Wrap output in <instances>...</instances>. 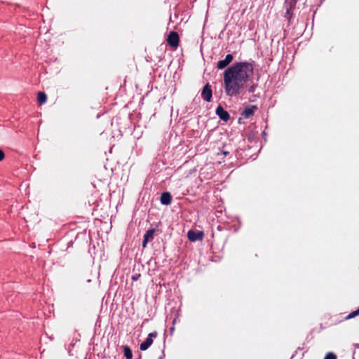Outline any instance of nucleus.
I'll list each match as a JSON object with an SVG mask.
<instances>
[{
    "mask_svg": "<svg viewBox=\"0 0 359 359\" xmlns=\"http://www.w3.org/2000/svg\"><path fill=\"white\" fill-rule=\"evenodd\" d=\"M254 67L251 62H236L224 72V88L229 97L240 95L245 88L250 77L253 74Z\"/></svg>",
    "mask_w": 359,
    "mask_h": 359,
    "instance_id": "nucleus-1",
    "label": "nucleus"
},
{
    "mask_svg": "<svg viewBox=\"0 0 359 359\" xmlns=\"http://www.w3.org/2000/svg\"><path fill=\"white\" fill-rule=\"evenodd\" d=\"M157 337V332H154L151 333H149L147 338L145 339L144 341H143L140 346V348L141 351H146L149 348V347L153 343V338H155Z\"/></svg>",
    "mask_w": 359,
    "mask_h": 359,
    "instance_id": "nucleus-2",
    "label": "nucleus"
},
{
    "mask_svg": "<svg viewBox=\"0 0 359 359\" xmlns=\"http://www.w3.org/2000/svg\"><path fill=\"white\" fill-rule=\"evenodd\" d=\"M168 43L172 48H177L179 46L180 37L177 32H171L167 39Z\"/></svg>",
    "mask_w": 359,
    "mask_h": 359,
    "instance_id": "nucleus-3",
    "label": "nucleus"
},
{
    "mask_svg": "<svg viewBox=\"0 0 359 359\" xmlns=\"http://www.w3.org/2000/svg\"><path fill=\"white\" fill-rule=\"evenodd\" d=\"M187 237L189 240L191 242H195L196 241H202L204 237V233L201 231H195L193 230H190L187 233Z\"/></svg>",
    "mask_w": 359,
    "mask_h": 359,
    "instance_id": "nucleus-4",
    "label": "nucleus"
},
{
    "mask_svg": "<svg viewBox=\"0 0 359 359\" xmlns=\"http://www.w3.org/2000/svg\"><path fill=\"white\" fill-rule=\"evenodd\" d=\"M212 96L211 86L207 83L201 92V97L206 102H210Z\"/></svg>",
    "mask_w": 359,
    "mask_h": 359,
    "instance_id": "nucleus-5",
    "label": "nucleus"
},
{
    "mask_svg": "<svg viewBox=\"0 0 359 359\" xmlns=\"http://www.w3.org/2000/svg\"><path fill=\"white\" fill-rule=\"evenodd\" d=\"M233 57L231 54L226 55L224 60H219L217 64V67L219 69H223L226 68L233 60Z\"/></svg>",
    "mask_w": 359,
    "mask_h": 359,
    "instance_id": "nucleus-6",
    "label": "nucleus"
},
{
    "mask_svg": "<svg viewBox=\"0 0 359 359\" xmlns=\"http://www.w3.org/2000/svg\"><path fill=\"white\" fill-rule=\"evenodd\" d=\"M154 234H155V229H149L145 233V234L144 236V240L142 242L143 248H146L147 243L154 239Z\"/></svg>",
    "mask_w": 359,
    "mask_h": 359,
    "instance_id": "nucleus-7",
    "label": "nucleus"
},
{
    "mask_svg": "<svg viewBox=\"0 0 359 359\" xmlns=\"http://www.w3.org/2000/svg\"><path fill=\"white\" fill-rule=\"evenodd\" d=\"M216 114L219 117L220 119L224 121H227L230 118L229 113L226 110H224L222 106H219L217 107Z\"/></svg>",
    "mask_w": 359,
    "mask_h": 359,
    "instance_id": "nucleus-8",
    "label": "nucleus"
},
{
    "mask_svg": "<svg viewBox=\"0 0 359 359\" xmlns=\"http://www.w3.org/2000/svg\"><path fill=\"white\" fill-rule=\"evenodd\" d=\"M172 196L169 192H164L161 196V203L163 205H169L171 203Z\"/></svg>",
    "mask_w": 359,
    "mask_h": 359,
    "instance_id": "nucleus-9",
    "label": "nucleus"
},
{
    "mask_svg": "<svg viewBox=\"0 0 359 359\" xmlns=\"http://www.w3.org/2000/svg\"><path fill=\"white\" fill-rule=\"evenodd\" d=\"M257 109V107L255 106H250V107H246L242 115L245 118H248L249 117H250L252 115L254 114L255 110Z\"/></svg>",
    "mask_w": 359,
    "mask_h": 359,
    "instance_id": "nucleus-10",
    "label": "nucleus"
},
{
    "mask_svg": "<svg viewBox=\"0 0 359 359\" xmlns=\"http://www.w3.org/2000/svg\"><path fill=\"white\" fill-rule=\"evenodd\" d=\"M47 100L46 95L43 92H39L37 95V101L40 104H44Z\"/></svg>",
    "mask_w": 359,
    "mask_h": 359,
    "instance_id": "nucleus-11",
    "label": "nucleus"
},
{
    "mask_svg": "<svg viewBox=\"0 0 359 359\" xmlns=\"http://www.w3.org/2000/svg\"><path fill=\"white\" fill-rule=\"evenodd\" d=\"M295 2L294 0H286L285 6L287 10V14H290V11L294 6Z\"/></svg>",
    "mask_w": 359,
    "mask_h": 359,
    "instance_id": "nucleus-12",
    "label": "nucleus"
},
{
    "mask_svg": "<svg viewBox=\"0 0 359 359\" xmlns=\"http://www.w3.org/2000/svg\"><path fill=\"white\" fill-rule=\"evenodd\" d=\"M123 352H124V355L126 356V359H132L133 353L129 346H123Z\"/></svg>",
    "mask_w": 359,
    "mask_h": 359,
    "instance_id": "nucleus-13",
    "label": "nucleus"
},
{
    "mask_svg": "<svg viewBox=\"0 0 359 359\" xmlns=\"http://www.w3.org/2000/svg\"><path fill=\"white\" fill-rule=\"evenodd\" d=\"M359 315V308L355 311H353L351 312L348 316H347V318L348 319H350V318H354L356 316Z\"/></svg>",
    "mask_w": 359,
    "mask_h": 359,
    "instance_id": "nucleus-14",
    "label": "nucleus"
},
{
    "mask_svg": "<svg viewBox=\"0 0 359 359\" xmlns=\"http://www.w3.org/2000/svg\"><path fill=\"white\" fill-rule=\"evenodd\" d=\"M324 359H337L336 355L332 353H327Z\"/></svg>",
    "mask_w": 359,
    "mask_h": 359,
    "instance_id": "nucleus-15",
    "label": "nucleus"
},
{
    "mask_svg": "<svg viewBox=\"0 0 359 359\" xmlns=\"http://www.w3.org/2000/svg\"><path fill=\"white\" fill-rule=\"evenodd\" d=\"M140 277V274L136 273L132 276V280L133 281H136L139 279Z\"/></svg>",
    "mask_w": 359,
    "mask_h": 359,
    "instance_id": "nucleus-16",
    "label": "nucleus"
},
{
    "mask_svg": "<svg viewBox=\"0 0 359 359\" xmlns=\"http://www.w3.org/2000/svg\"><path fill=\"white\" fill-rule=\"evenodd\" d=\"M255 88H256V86L255 85H252L251 86H250V88H248V92L249 93H254L255 90Z\"/></svg>",
    "mask_w": 359,
    "mask_h": 359,
    "instance_id": "nucleus-17",
    "label": "nucleus"
},
{
    "mask_svg": "<svg viewBox=\"0 0 359 359\" xmlns=\"http://www.w3.org/2000/svg\"><path fill=\"white\" fill-rule=\"evenodd\" d=\"M4 153L2 150L0 149V161L4 158Z\"/></svg>",
    "mask_w": 359,
    "mask_h": 359,
    "instance_id": "nucleus-18",
    "label": "nucleus"
}]
</instances>
